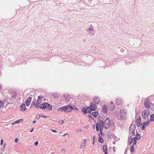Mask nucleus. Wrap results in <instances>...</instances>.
I'll list each match as a JSON object with an SVG mask.
<instances>
[{
  "label": "nucleus",
  "mask_w": 154,
  "mask_h": 154,
  "mask_svg": "<svg viewBox=\"0 0 154 154\" xmlns=\"http://www.w3.org/2000/svg\"><path fill=\"white\" fill-rule=\"evenodd\" d=\"M52 106L49 104L47 103H44L43 104H41V106L40 107V108L45 109H46L48 110H52Z\"/></svg>",
  "instance_id": "nucleus-1"
},
{
  "label": "nucleus",
  "mask_w": 154,
  "mask_h": 154,
  "mask_svg": "<svg viewBox=\"0 0 154 154\" xmlns=\"http://www.w3.org/2000/svg\"><path fill=\"white\" fill-rule=\"evenodd\" d=\"M74 107L72 106L68 105L64 106L63 111L66 112H69L72 111Z\"/></svg>",
  "instance_id": "nucleus-2"
},
{
  "label": "nucleus",
  "mask_w": 154,
  "mask_h": 154,
  "mask_svg": "<svg viewBox=\"0 0 154 154\" xmlns=\"http://www.w3.org/2000/svg\"><path fill=\"white\" fill-rule=\"evenodd\" d=\"M136 128L135 126H130L129 128V132L132 136L135 135V130Z\"/></svg>",
  "instance_id": "nucleus-3"
},
{
  "label": "nucleus",
  "mask_w": 154,
  "mask_h": 154,
  "mask_svg": "<svg viewBox=\"0 0 154 154\" xmlns=\"http://www.w3.org/2000/svg\"><path fill=\"white\" fill-rule=\"evenodd\" d=\"M149 110H148L143 111L142 113V118L143 119H145L147 118L149 115Z\"/></svg>",
  "instance_id": "nucleus-4"
},
{
  "label": "nucleus",
  "mask_w": 154,
  "mask_h": 154,
  "mask_svg": "<svg viewBox=\"0 0 154 154\" xmlns=\"http://www.w3.org/2000/svg\"><path fill=\"white\" fill-rule=\"evenodd\" d=\"M140 135L138 134H136L135 136V137L133 138L132 139L133 141V145H135L136 143L137 140L139 139H140Z\"/></svg>",
  "instance_id": "nucleus-5"
},
{
  "label": "nucleus",
  "mask_w": 154,
  "mask_h": 154,
  "mask_svg": "<svg viewBox=\"0 0 154 154\" xmlns=\"http://www.w3.org/2000/svg\"><path fill=\"white\" fill-rule=\"evenodd\" d=\"M152 104L148 101V99L144 101V105L145 107L149 108Z\"/></svg>",
  "instance_id": "nucleus-6"
},
{
  "label": "nucleus",
  "mask_w": 154,
  "mask_h": 154,
  "mask_svg": "<svg viewBox=\"0 0 154 154\" xmlns=\"http://www.w3.org/2000/svg\"><path fill=\"white\" fill-rule=\"evenodd\" d=\"M102 118L101 116H99L97 119V123L96 124V125H98V124L99 123V125H103V122L102 120Z\"/></svg>",
  "instance_id": "nucleus-7"
},
{
  "label": "nucleus",
  "mask_w": 154,
  "mask_h": 154,
  "mask_svg": "<svg viewBox=\"0 0 154 154\" xmlns=\"http://www.w3.org/2000/svg\"><path fill=\"white\" fill-rule=\"evenodd\" d=\"M90 107L92 110L93 111H95L97 108V106L93 102L90 103Z\"/></svg>",
  "instance_id": "nucleus-8"
},
{
  "label": "nucleus",
  "mask_w": 154,
  "mask_h": 154,
  "mask_svg": "<svg viewBox=\"0 0 154 154\" xmlns=\"http://www.w3.org/2000/svg\"><path fill=\"white\" fill-rule=\"evenodd\" d=\"M110 120L109 118H106L104 122H103V125H110Z\"/></svg>",
  "instance_id": "nucleus-9"
},
{
  "label": "nucleus",
  "mask_w": 154,
  "mask_h": 154,
  "mask_svg": "<svg viewBox=\"0 0 154 154\" xmlns=\"http://www.w3.org/2000/svg\"><path fill=\"white\" fill-rule=\"evenodd\" d=\"M32 97H29L26 101L25 103L26 105V106H28L30 104V103L31 101Z\"/></svg>",
  "instance_id": "nucleus-10"
},
{
  "label": "nucleus",
  "mask_w": 154,
  "mask_h": 154,
  "mask_svg": "<svg viewBox=\"0 0 154 154\" xmlns=\"http://www.w3.org/2000/svg\"><path fill=\"white\" fill-rule=\"evenodd\" d=\"M11 97L12 98L15 99L16 98L17 96V93L15 91H12L11 92Z\"/></svg>",
  "instance_id": "nucleus-11"
},
{
  "label": "nucleus",
  "mask_w": 154,
  "mask_h": 154,
  "mask_svg": "<svg viewBox=\"0 0 154 154\" xmlns=\"http://www.w3.org/2000/svg\"><path fill=\"white\" fill-rule=\"evenodd\" d=\"M86 140L84 139L83 141L81 143L80 147L81 148H83L85 147L86 145Z\"/></svg>",
  "instance_id": "nucleus-12"
},
{
  "label": "nucleus",
  "mask_w": 154,
  "mask_h": 154,
  "mask_svg": "<svg viewBox=\"0 0 154 154\" xmlns=\"http://www.w3.org/2000/svg\"><path fill=\"white\" fill-rule=\"evenodd\" d=\"M93 101L96 104H98L100 103V100L99 97H96L94 98Z\"/></svg>",
  "instance_id": "nucleus-13"
},
{
  "label": "nucleus",
  "mask_w": 154,
  "mask_h": 154,
  "mask_svg": "<svg viewBox=\"0 0 154 154\" xmlns=\"http://www.w3.org/2000/svg\"><path fill=\"white\" fill-rule=\"evenodd\" d=\"M120 117L123 120H125L127 119V114L126 113H125V114H120Z\"/></svg>",
  "instance_id": "nucleus-14"
},
{
  "label": "nucleus",
  "mask_w": 154,
  "mask_h": 154,
  "mask_svg": "<svg viewBox=\"0 0 154 154\" xmlns=\"http://www.w3.org/2000/svg\"><path fill=\"white\" fill-rule=\"evenodd\" d=\"M138 118L136 119L135 122L137 125H140V123L141 120V117L140 116L137 117Z\"/></svg>",
  "instance_id": "nucleus-15"
},
{
  "label": "nucleus",
  "mask_w": 154,
  "mask_h": 154,
  "mask_svg": "<svg viewBox=\"0 0 154 154\" xmlns=\"http://www.w3.org/2000/svg\"><path fill=\"white\" fill-rule=\"evenodd\" d=\"M103 149L105 154H107V147L106 146H103Z\"/></svg>",
  "instance_id": "nucleus-16"
},
{
  "label": "nucleus",
  "mask_w": 154,
  "mask_h": 154,
  "mask_svg": "<svg viewBox=\"0 0 154 154\" xmlns=\"http://www.w3.org/2000/svg\"><path fill=\"white\" fill-rule=\"evenodd\" d=\"M103 128V126H96V130L97 131L99 130H102Z\"/></svg>",
  "instance_id": "nucleus-17"
},
{
  "label": "nucleus",
  "mask_w": 154,
  "mask_h": 154,
  "mask_svg": "<svg viewBox=\"0 0 154 154\" xmlns=\"http://www.w3.org/2000/svg\"><path fill=\"white\" fill-rule=\"evenodd\" d=\"M116 103L118 105H120L121 103H122V102H121V99L119 98H117L116 100Z\"/></svg>",
  "instance_id": "nucleus-18"
},
{
  "label": "nucleus",
  "mask_w": 154,
  "mask_h": 154,
  "mask_svg": "<svg viewBox=\"0 0 154 154\" xmlns=\"http://www.w3.org/2000/svg\"><path fill=\"white\" fill-rule=\"evenodd\" d=\"M115 104L114 103H113L112 102L111 103V104L110 106L109 107V109L110 110L112 111L113 110L114 108V106Z\"/></svg>",
  "instance_id": "nucleus-19"
},
{
  "label": "nucleus",
  "mask_w": 154,
  "mask_h": 154,
  "mask_svg": "<svg viewBox=\"0 0 154 154\" xmlns=\"http://www.w3.org/2000/svg\"><path fill=\"white\" fill-rule=\"evenodd\" d=\"M103 112L105 113H106L107 112V110L106 107V105H104L103 106Z\"/></svg>",
  "instance_id": "nucleus-20"
},
{
  "label": "nucleus",
  "mask_w": 154,
  "mask_h": 154,
  "mask_svg": "<svg viewBox=\"0 0 154 154\" xmlns=\"http://www.w3.org/2000/svg\"><path fill=\"white\" fill-rule=\"evenodd\" d=\"M20 108L21 110H25L26 109V108L24 103H23L20 106Z\"/></svg>",
  "instance_id": "nucleus-21"
},
{
  "label": "nucleus",
  "mask_w": 154,
  "mask_h": 154,
  "mask_svg": "<svg viewBox=\"0 0 154 154\" xmlns=\"http://www.w3.org/2000/svg\"><path fill=\"white\" fill-rule=\"evenodd\" d=\"M53 96L55 99H57L59 97V94L57 93H53Z\"/></svg>",
  "instance_id": "nucleus-22"
},
{
  "label": "nucleus",
  "mask_w": 154,
  "mask_h": 154,
  "mask_svg": "<svg viewBox=\"0 0 154 154\" xmlns=\"http://www.w3.org/2000/svg\"><path fill=\"white\" fill-rule=\"evenodd\" d=\"M92 114L94 117L96 118L98 115L99 113L97 111H95L94 112H92Z\"/></svg>",
  "instance_id": "nucleus-23"
},
{
  "label": "nucleus",
  "mask_w": 154,
  "mask_h": 154,
  "mask_svg": "<svg viewBox=\"0 0 154 154\" xmlns=\"http://www.w3.org/2000/svg\"><path fill=\"white\" fill-rule=\"evenodd\" d=\"M82 111L83 113L86 114L87 113H88V111L87 110V109H86V107H83L82 108Z\"/></svg>",
  "instance_id": "nucleus-24"
},
{
  "label": "nucleus",
  "mask_w": 154,
  "mask_h": 154,
  "mask_svg": "<svg viewBox=\"0 0 154 154\" xmlns=\"http://www.w3.org/2000/svg\"><path fill=\"white\" fill-rule=\"evenodd\" d=\"M132 143H133V140H132V138H129L128 139V145H130Z\"/></svg>",
  "instance_id": "nucleus-25"
},
{
  "label": "nucleus",
  "mask_w": 154,
  "mask_h": 154,
  "mask_svg": "<svg viewBox=\"0 0 154 154\" xmlns=\"http://www.w3.org/2000/svg\"><path fill=\"white\" fill-rule=\"evenodd\" d=\"M127 113V111L124 109H122L120 111V114Z\"/></svg>",
  "instance_id": "nucleus-26"
},
{
  "label": "nucleus",
  "mask_w": 154,
  "mask_h": 154,
  "mask_svg": "<svg viewBox=\"0 0 154 154\" xmlns=\"http://www.w3.org/2000/svg\"><path fill=\"white\" fill-rule=\"evenodd\" d=\"M150 120L151 122L154 121V114H152L150 116Z\"/></svg>",
  "instance_id": "nucleus-27"
},
{
  "label": "nucleus",
  "mask_w": 154,
  "mask_h": 154,
  "mask_svg": "<svg viewBox=\"0 0 154 154\" xmlns=\"http://www.w3.org/2000/svg\"><path fill=\"white\" fill-rule=\"evenodd\" d=\"M149 123V121H147L146 122H145L142 123L140 125H148Z\"/></svg>",
  "instance_id": "nucleus-28"
},
{
  "label": "nucleus",
  "mask_w": 154,
  "mask_h": 154,
  "mask_svg": "<svg viewBox=\"0 0 154 154\" xmlns=\"http://www.w3.org/2000/svg\"><path fill=\"white\" fill-rule=\"evenodd\" d=\"M99 137L98 141L100 143H103V140L102 138L100 135H99Z\"/></svg>",
  "instance_id": "nucleus-29"
},
{
  "label": "nucleus",
  "mask_w": 154,
  "mask_h": 154,
  "mask_svg": "<svg viewBox=\"0 0 154 154\" xmlns=\"http://www.w3.org/2000/svg\"><path fill=\"white\" fill-rule=\"evenodd\" d=\"M134 145H133L131 146V147L130 151L131 152H133L134 151Z\"/></svg>",
  "instance_id": "nucleus-30"
},
{
  "label": "nucleus",
  "mask_w": 154,
  "mask_h": 154,
  "mask_svg": "<svg viewBox=\"0 0 154 154\" xmlns=\"http://www.w3.org/2000/svg\"><path fill=\"white\" fill-rule=\"evenodd\" d=\"M86 109H87V110L88 111V113H91V112L92 110L91 109H90V107L88 106L86 108Z\"/></svg>",
  "instance_id": "nucleus-31"
},
{
  "label": "nucleus",
  "mask_w": 154,
  "mask_h": 154,
  "mask_svg": "<svg viewBox=\"0 0 154 154\" xmlns=\"http://www.w3.org/2000/svg\"><path fill=\"white\" fill-rule=\"evenodd\" d=\"M64 98L65 100H66L68 97V95L67 94H64L63 95Z\"/></svg>",
  "instance_id": "nucleus-32"
},
{
  "label": "nucleus",
  "mask_w": 154,
  "mask_h": 154,
  "mask_svg": "<svg viewBox=\"0 0 154 154\" xmlns=\"http://www.w3.org/2000/svg\"><path fill=\"white\" fill-rule=\"evenodd\" d=\"M94 30V29L92 28V27H90L88 29H87V31L88 32H89L90 31H92Z\"/></svg>",
  "instance_id": "nucleus-33"
},
{
  "label": "nucleus",
  "mask_w": 154,
  "mask_h": 154,
  "mask_svg": "<svg viewBox=\"0 0 154 154\" xmlns=\"http://www.w3.org/2000/svg\"><path fill=\"white\" fill-rule=\"evenodd\" d=\"M41 106V104L39 105V104H37V103H36L35 105V106L37 108H40Z\"/></svg>",
  "instance_id": "nucleus-34"
},
{
  "label": "nucleus",
  "mask_w": 154,
  "mask_h": 154,
  "mask_svg": "<svg viewBox=\"0 0 154 154\" xmlns=\"http://www.w3.org/2000/svg\"><path fill=\"white\" fill-rule=\"evenodd\" d=\"M64 110V106L62 107H60L58 109V110L59 111H63Z\"/></svg>",
  "instance_id": "nucleus-35"
},
{
  "label": "nucleus",
  "mask_w": 154,
  "mask_h": 154,
  "mask_svg": "<svg viewBox=\"0 0 154 154\" xmlns=\"http://www.w3.org/2000/svg\"><path fill=\"white\" fill-rule=\"evenodd\" d=\"M42 100H39L38 99L36 101V103H37V104H40L42 102Z\"/></svg>",
  "instance_id": "nucleus-36"
},
{
  "label": "nucleus",
  "mask_w": 154,
  "mask_h": 154,
  "mask_svg": "<svg viewBox=\"0 0 154 154\" xmlns=\"http://www.w3.org/2000/svg\"><path fill=\"white\" fill-rule=\"evenodd\" d=\"M23 121V119H19V120H18L16 121V122H17V123H19Z\"/></svg>",
  "instance_id": "nucleus-37"
},
{
  "label": "nucleus",
  "mask_w": 154,
  "mask_h": 154,
  "mask_svg": "<svg viewBox=\"0 0 154 154\" xmlns=\"http://www.w3.org/2000/svg\"><path fill=\"white\" fill-rule=\"evenodd\" d=\"M3 103L2 101H0V108H1V107H3Z\"/></svg>",
  "instance_id": "nucleus-38"
},
{
  "label": "nucleus",
  "mask_w": 154,
  "mask_h": 154,
  "mask_svg": "<svg viewBox=\"0 0 154 154\" xmlns=\"http://www.w3.org/2000/svg\"><path fill=\"white\" fill-rule=\"evenodd\" d=\"M63 121L62 120H60L59 122V123L60 124V125L63 124Z\"/></svg>",
  "instance_id": "nucleus-39"
},
{
  "label": "nucleus",
  "mask_w": 154,
  "mask_h": 154,
  "mask_svg": "<svg viewBox=\"0 0 154 154\" xmlns=\"http://www.w3.org/2000/svg\"><path fill=\"white\" fill-rule=\"evenodd\" d=\"M43 97L42 96H38V99L39 100H41L42 98Z\"/></svg>",
  "instance_id": "nucleus-40"
},
{
  "label": "nucleus",
  "mask_w": 154,
  "mask_h": 154,
  "mask_svg": "<svg viewBox=\"0 0 154 154\" xmlns=\"http://www.w3.org/2000/svg\"><path fill=\"white\" fill-rule=\"evenodd\" d=\"M18 124V123H17V122H16V121L15 122H14L11 123L10 124L12 125H14V124Z\"/></svg>",
  "instance_id": "nucleus-41"
},
{
  "label": "nucleus",
  "mask_w": 154,
  "mask_h": 154,
  "mask_svg": "<svg viewBox=\"0 0 154 154\" xmlns=\"http://www.w3.org/2000/svg\"><path fill=\"white\" fill-rule=\"evenodd\" d=\"M142 127H140L141 129L142 130H144L145 128V126H142Z\"/></svg>",
  "instance_id": "nucleus-42"
},
{
  "label": "nucleus",
  "mask_w": 154,
  "mask_h": 154,
  "mask_svg": "<svg viewBox=\"0 0 154 154\" xmlns=\"http://www.w3.org/2000/svg\"><path fill=\"white\" fill-rule=\"evenodd\" d=\"M38 144V141H36L34 143V145L36 146H37Z\"/></svg>",
  "instance_id": "nucleus-43"
},
{
  "label": "nucleus",
  "mask_w": 154,
  "mask_h": 154,
  "mask_svg": "<svg viewBox=\"0 0 154 154\" xmlns=\"http://www.w3.org/2000/svg\"><path fill=\"white\" fill-rule=\"evenodd\" d=\"M32 105H35V101H33L31 104Z\"/></svg>",
  "instance_id": "nucleus-44"
},
{
  "label": "nucleus",
  "mask_w": 154,
  "mask_h": 154,
  "mask_svg": "<svg viewBox=\"0 0 154 154\" xmlns=\"http://www.w3.org/2000/svg\"><path fill=\"white\" fill-rule=\"evenodd\" d=\"M102 132H103L102 130H100V134L101 135V136H103V134L102 133Z\"/></svg>",
  "instance_id": "nucleus-45"
},
{
  "label": "nucleus",
  "mask_w": 154,
  "mask_h": 154,
  "mask_svg": "<svg viewBox=\"0 0 154 154\" xmlns=\"http://www.w3.org/2000/svg\"><path fill=\"white\" fill-rule=\"evenodd\" d=\"M18 141V138H16L15 140V143H17Z\"/></svg>",
  "instance_id": "nucleus-46"
},
{
  "label": "nucleus",
  "mask_w": 154,
  "mask_h": 154,
  "mask_svg": "<svg viewBox=\"0 0 154 154\" xmlns=\"http://www.w3.org/2000/svg\"><path fill=\"white\" fill-rule=\"evenodd\" d=\"M61 151L62 152L65 151V149L64 148H63L61 149Z\"/></svg>",
  "instance_id": "nucleus-47"
},
{
  "label": "nucleus",
  "mask_w": 154,
  "mask_h": 154,
  "mask_svg": "<svg viewBox=\"0 0 154 154\" xmlns=\"http://www.w3.org/2000/svg\"><path fill=\"white\" fill-rule=\"evenodd\" d=\"M51 130L52 131V132H57V131L55 130Z\"/></svg>",
  "instance_id": "nucleus-48"
},
{
  "label": "nucleus",
  "mask_w": 154,
  "mask_h": 154,
  "mask_svg": "<svg viewBox=\"0 0 154 154\" xmlns=\"http://www.w3.org/2000/svg\"><path fill=\"white\" fill-rule=\"evenodd\" d=\"M1 145H2L3 143V141L2 140H1Z\"/></svg>",
  "instance_id": "nucleus-49"
},
{
  "label": "nucleus",
  "mask_w": 154,
  "mask_h": 154,
  "mask_svg": "<svg viewBox=\"0 0 154 154\" xmlns=\"http://www.w3.org/2000/svg\"><path fill=\"white\" fill-rule=\"evenodd\" d=\"M40 117V116L39 115H37V116H36V118L37 119H39Z\"/></svg>",
  "instance_id": "nucleus-50"
},
{
  "label": "nucleus",
  "mask_w": 154,
  "mask_h": 154,
  "mask_svg": "<svg viewBox=\"0 0 154 154\" xmlns=\"http://www.w3.org/2000/svg\"><path fill=\"white\" fill-rule=\"evenodd\" d=\"M107 126V127H105V128L106 129H107L108 128H109V126Z\"/></svg>",
  "instance_id": "nucleus-51"
},
{
  "label": "nucleus",
  "mask_w": 154,
  "mask_h": 154,
  "mask_svg": "<svg viewBox=\"0 0 154 154\" xmlns=\"http://www.w3.org/2000/svg\"><path fill=\"white\" fill-rule=\"evenodd\" d=\"M33 131V129H32V130H30V132H32Z\"/></svg>",
  "instance_id": "nucleus-52"
},
{
  "label": "nucleus",
  "mask_w": 154,
  "mask_h": 154,
  "mask_svg": "<svg viewBox=\"0 0 154 154\" xmlns=\"http://www.w3.org/2000/svg\"><path fill=\"white\" fill-rule=\"evenodd\" d=\"M95 138V136H94V137H93V140L94 141V139Z\"/></svg>",
  "instance_id": "nucleus-53"
},
{
  "label": "nucleus",
  "mask_w": 154,
  "mask_h": 154,
  "mask_svg": "<svg viewBox=\"0 0 154 154\" xmlns=\"http://www.w3.org/2000/svg\"><path fill=\"white\" fill-rule=\"evenodd\" d=\"M42 116L44 118H46V117L45 116L43 115H42Z\"/></svg>",
  "instance_id": "nucleus-54"
},
{
  "label": "nucleus",
  "mask_w": 154,
  "mask_h": 154,
  "mask_svg": "<svg viewBox=\"0 0 154 154\" xmlns=\"http://www.w3.org/2000/svg\"><path fill=\"white\" fill-rule=\"evenodd\" d=\"M66 134H64L63 135V136H65Z\"/></svg>",
  "instance_id": "nucleus-55"
},
{
  "label": "nucleus",
  "mask_w": 154,
  "mask_h": 154,
  "mask_svg": "<svg viewBox=\"0 0 154 154\" xmlns=\"http://www.w3.org/2000/svg\"><path fill=\"white\" fill-rule=\"evenodd\" d=\"M75 109L76 110H78V109L76 107H75Z\"/></svg>",
  "instance_id": "nucleus-56"
},
{
  "label": "nucleus",
  "mask_w": 154,
  "mask_h": 154,
  "mask_svg": "<svg viewBox=\"0 0 154 154\" xmlns=\"http://www.w3.org/2000/svg\"><path fill=\"white\" fill-rule=\"evenodd\" d=\"M5 145H6V144H5H5L4 145H3V147H5Z\"/></svg>",
  "instance_id": "nucleus-57"
},
{
  "label": "nucleus",
  "mask_w": 154,
  "mask_h": 154,
  "mask_svg": "<svg viewBox=\"0 0 154 154\" xmlns=\"http://www.w3.org/2000/svg\"><path fill=\"white\" fill-rule=\"evenodd\" d=\"M35 122V121H33V123H34Z\"/></svg>",
  "instance_id": "nucleus-58"
},
{
  "label": "nucleus",
  "mask_w": 154,
  "mask_h": 154,
  "mask_svg": "<svg viewBox=\"0 0 154 154\" xmlns=\"http://www.w3.org/2000/svg\"><path fill=\"white\" fill-rule=\"evenodd\" d=\"M94 142H93V144H94Z\"/></svg>",
  "instance_id": "nucleus-59"
},
{
  "label": "nucleus",
  "mask_w": 154,
  "mask_h": 154,
  "mask_svg": "<svg viewBox=\"0 0 154 154\" xmlns=\"http://www.w3.org/2000/svg\"><path fill=\"white\" fill-rule=\"evenodd\" d=\"M131 125H133L132 124Z\"/></svg>",
  "instance_id": "nucleus-60"
},
{
  "label": "nucleus",
  "mask_w": 154,
  "mask_h": 154,
  "mask_svg": "<svg viewBox=\"0 0 154 154\" xmlns=\"http://www.w3.org/2000/svg\"><path fill=\"white\" fill-rule=\"evenodd\" d=\"M133 125H135L134 124H133Z\"/></svg>",
  "instance_id": "nucleus-61"
},
{
  "label": "nucleus",
  "mask_w": 154,
  "mask_h": 154,
  "mask_svg": "<svg viewBox=\"0 0 154 154\" xmlns=\"http://www.w3.org/2000/svg\"><path fill=\"white\" fill-rule=\"evenodd\" d=\"M6 154V153H5V154Z\"/></svg>",
  "instance_id": "nucleus-62"
}]
</instances>
